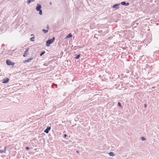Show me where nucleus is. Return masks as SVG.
<instances>
[{
  "label": "nucleus",
  "instance_id": "nucleus-26",
  "mask_svg": "<svg viewBox=\"0 0 159 159\" xmlns=\"http://www.w3.org/2000/svg\"><path fill=\"white\" fill-rule=\"evenodd\" d=\"M52 4V2H50V4L51 5Z\"/></svg>",
  "mask_w": 159,
  "mask_h": 159
},
{
  "label": "nucleus",
  "instance_id": "nucleus-13",
  "mask_svg": "<svg viewBox=\"0 0 159 159\" xmlns=\"http://www.w3.org/2000/svg\"><path fill=\"white\" fill-rule=\"evenodd\" d=\"M42 31L44 33L46 34V33H47L48 32V30H45V29H43L42 30Z\"/></svg>",
  "mask_w": 159,
  "mask_h": 159
},
{
  "label": "nucleus",
  "instance_id": "nucleus-10",
  "mask_svg": "<svg viewBox=\"0 0 159 159\" xmlns=\"http://www.w3.org/2000/svg\"><path fill=\"white\" fill-rule=\"evenodd\" d=\"M72 37V35L71 33L69 34L66 37V39H68L70 38H71Z\"/></svg>",
  "mask_w": 159,
  "mask_h": 159
},
{
  "label": "nucleus",
  "instance_id": "nucleus-17",
  "mask_svg": "<svg viewBox=\"0 0 159 159\" xmlns=\"http://www.w3.org/2000/svg\"><path fill=\"white\" fill-rule=\"evenodd\" d=\"M3 152L5 153V150H0V153H3Z\"/></svg>",
  "mask_w": 159,
  "mask_h": 159
},
{
  "label": "nucleus",
  "instance_id": "nucleus-8",
  "mask_svg": "<svg viewBox=\"0 0 159 159\" xmlns=\"http://www.w3.org/2000/svg\"><path fill=\"white\" fill-rule=\"evenodd\" d=\"M120 5V4H115L113 6L112 8H116V9H118L119 8V7L118 6Z\"/></svg>",
  "mask_w": 159,
  "mask_h": 159
},
{
  "label": "nucleus",
  "instance_id": "nucleus-3",
  "mask_svg": "<svg viewBox=\"0 0 159 159\" xmlns=\"http://www.w3.org/2000/svg\"><path fill=\"white\" fill-rule=\"evenodd\" d=\"M6 63L7 65L10 66V65H13L14 64V62L12 63L10 60H7L6 61Z\"/></svg>",
  "mask_w": 159,
  "mask_h": 159
},
{
  "label": "nucleus",
  "instance_id": "nucleus-16",
  "mask_svg": "<svg viewBox=\"0 0 159 159\" xmlns=\"http://www.w3.org/2000/svg\"><path fill=\"white\" fill-rule=\"evenodd\" d=\"M34 37H32L30 38V40L31 41H34Z\"/></svg>",
  "mask_w": 159,
  "mask_h": 159
},
{
  "label": "nucleus",
  "instance_id": "nucleus-1",
  "mask_svg": "<svg viewBox=\"0 0 159 159\" xmlns=\"http://www.w3.org/2000/svg\"><path fill=\"white\" fill-rule=\"evenodd\" d=\"M55 40V38L53 37L52 39H49L47 40L46 42V45L47 47L50 46V45Z\"/></svg>",
  "mask_w": 159,
  "mask_h": 159
},
{
  "label": "nucleus",
  "instance_id": "nucleus-20",
  "mask_svg": "<svg viewBox=\"0 0 159 159\" xmlns=\"http://www.w3.org/2000/svg\"><path fill=\"white\" fill-rule=\"evenodd\" d=\"M29 148H29L28 147H26L25 148V149L26 150H28L29 149Z\"/></svg>",
  "mask_w": 159,
  "mask_h": 159
},
{
  "label": "nucleus",
  "instance_id": "nucleus-18",
  "mask_svg": "<svg viewBox=\"0 0 159 159\" xmlns=\"http://www.w3.org/2000/svg\"><path fill=\"white\" fill-rule=\"evenodd\" d=\"M141 140L142 141L145 140H146L145 138L143 137H141Z\"/></svg>",
  "mask_w": 159,
  "mask_h": 159
},
{
  "label": "nucleus",
  "instance_id": "nucleus-19",
  "mask_svg": "<svg viewBox=\"0 0 159 159\" xmlns=\"http://www.w3.org/2000/svg\"><path fill=\"white\" fill-rule=\"evenodd\" d=\"M118 106L120 107H122L121 104L120 102H118Z\"/></svg>",
  "mask_w": 159,
  "mask_h": 159
},
{
  "label": "nucleus",
  "instance_id": "nucleus-2",
  "mask_svg": "<svg viewBox=\"0 0 159 159\" xmlns=\"http://www.w3.org/2000/svg\"><path fill=\"white\" fill-rule=\"evenodd\" d=\"M41 5L39 4H37L36 8V9L37 11H39V13L40 15H42V11L41 9Z\"/></svg>",
  "mask_w": 159,
  "mask_h": 159
},
{
  "label": "nucleus",
  "instance_id": "nucleus-4",
  "mask_svg": "<svg viewBox=\"0 0 159 159\" xmlns=\"http://www.w3.org/2000/svg\"><path fill=\"white\" fill-rule=\"evenodd\" d=\"M29 50V48H28L25 51L24 54L23 55L24 57H26L27 56V55L28 54V51Z\"/></svg>",
  "mask_w": 159,
  "mask_h": 159
},
{
  "label": "nucleus",
  "instance_id": "nucleus-6",
  "mask_svg": "<svg viewBox=\"0 0 159 159\" xmlns=\"http://www.w3.org/2000/svg\"><path fill=\"white\" fill-rule=\"evenodd\" d=\"M9 80V79L7 78H6L3 79L2 80V83H7L8 82Z\"/></svg>",
  "mask_w": 159,
  "mask_h": 159
},
{
  "label": "nucleus",
  "instance_id": "nucleus-22",
  "mask_svg": "<svg viewBox=\"0 0 159 159\" xmlns=\"http://www.w3.org/2000/svg\"><path fill=\"white\" fill-rule=\"evenodd\" d=\"M144 107H147V105L146 104H145L144 105Z\"/></svg>",
  "mask_w": 159,
  "mask_h": 159
},
{
  "label": "nucleus",
  "instance_id": "nucleus-27",
  "mask_svg": "<svg viewBox=\"0 0 159 159\" xmlns=\"http://www.w3.org/2000/svg\"><path fill=\"white\" fill-rule=\"evenodd\" d=\"M33 35V34H32L31 35V36Z\"/></svg>",
  "mask_w": 159,
  "mask_h": 159
},
{
  "label": "nucleus",
  "instance_id": "nucleus-7",
  "mask_svg": "<svg viewBox=\"0 0 159 159\" xmlns=\"http://www.w3.org/2000/svg\"><path fill=\"white\" fill-rule=\"evenodd\" d=\"M33 59L32 57H30L28 59H27L24 61H23V63H27L29 62L30 61H31Z\"/></svg>",
  "mask_w": 159,
  "mask_h": 159
},
{
  "label": "nucleus",
  "instance_id": "nucleus-12",
  "mask_svg": "<svg viewBox=\"0 0 159 159\" xmlns=\"http://www.w3.org/2000/svg\"><path fill=\"white\" fill-rule=\"evenodd\" d=\"M35 1V0H28L27 2V3L28 4H29L31 2H34Z\"/></svg>",
  "mask_w": 159,
  "mask_h": 159
},
{
  "label": "nucleus",
  "instance_id": "nucleus-14",
  "mask_svg": "<svg viewBox=\"0 0 159 159\" xmlns=\"http://www.w3.org/2000/svg\"><path fill=\"white\" fill-rule=\"evenodd\" d=\"M80 54L76 56V57H75V58L76 59H78L80 58Z\"/></svg>",
  "mask_w": 159,
  "mask_h": 159
},
{
  "label": "nucleus",
  "instance_id": "nucleus-9",
  "mask_svg": "<svg viewBox=\"0 0 159 159\" xmlns=\"http://www.w3.org/2000/svg\"><path fill=\"white\" fill-rule=\"evenodd\" d=\"M121 4L122 5L125 6H128L129 5V3L128 2L126 3L125 2H121Z\"/></svg>",
  "mask_w": 159,
  "mask_h": 159
},
{
  "label": "nucleus",
  "instance_id": "nucleus-21",
  "mask_svg": "<svg viewBox=\"0 0 159 159\" xmlns=\"http://www.w3.org/2000/svg\"><path fill=\"white\" fill-rule=\"evenodd\" d=\"M67 136V135H66V134H65L64 135V138H66V137Z\"/></svg>",
  "mask_w": 159,
  "mask_h": 159
},
{
  "label": "nucleus",
  "instance_id": "nucleus-11",
  "mask_svg": "<svg viewBox=\"0 0 159 159\" xmlns=\"http://www.w3.org/2000/svg\"><path fill=\"white\" fill-rule=\"evenodd\" d=\"M108 154H109V156H110L113 157L115 156V154L114 153V152H110L109 153H108Z\"/></svg>",
  "mask_w": 159,
  "mask_h": 159
},
{
  "label": "nucleus",
  "instance_id": "nucleus-5",
  "mask_svg": "<svg viewBox=\"0 0 159 159\" xmlns=\"http://www.w3.org/2000/svg\"><path fill=\"white\" fill-rule=\"evenodd\" d=\"M51 128V127L48 126L46 129L44 130V132L46 134L48 133L49 131L50 130Z\"/></svg>",
  "mask_w": 159,
  "mask_h": 159
},
{
  "label": "nucleus",
  "instance_id": "nucleus-23",
  "mask_svg": "<svg viewBox=\"0 0 159 159\" xmlns=\"http://www.w3.org/2000/svg\"><path fill=\"white\" fill-rule=\"evenodd\" d=\"M76 152H77V153H79V151H78V150L76 151Z\"/></svg>",
  "mask_w": 159,
  "mask_h": 159
},
{
  "label": "nucleus",
  "instance_id": "nucleus-15",
  "mask_svg": "<svg viewBox=\"0 0 159 159\" xmlns=\"http://www.w3.org/2000/svg\"><path fill=\"white\" fill-rule=\"evenodd\" d=\"M45 53V51H43L40 53V56H42Z\"/></svg>",
  "mask_w": 159,
  "mask_h": 159
},
{
  "label": "nucleus",
  "instance_id": "nucleus-24",
  "mask_svg": "<svg viewBox=\"0 0 159 159\" xmlns=\"http://www.w3.org/2000/svg\"><path fill=\"white\" fill-rule=\"evenodd\" d=\"M6 147H5L4 148V150H5V151H6Z\"/></svg>",
  "mask_w": 159,
  "mask_h": 159
},
{
  "label": "nucleus",
  "instance_id": "nucleus-25",
  "mask_svg": "<svg viewBox=\"0 0 159 159\" xmlns=\"http://www.w3.org/2000/svg\"><path fill=\"white\" fill-rule=\"evenodd\" d=\"M47 29H49V26H48L47 27Z\"/></svg>",
  "mask_w": 159,
  "mask_h": 159
}]
</instances>
